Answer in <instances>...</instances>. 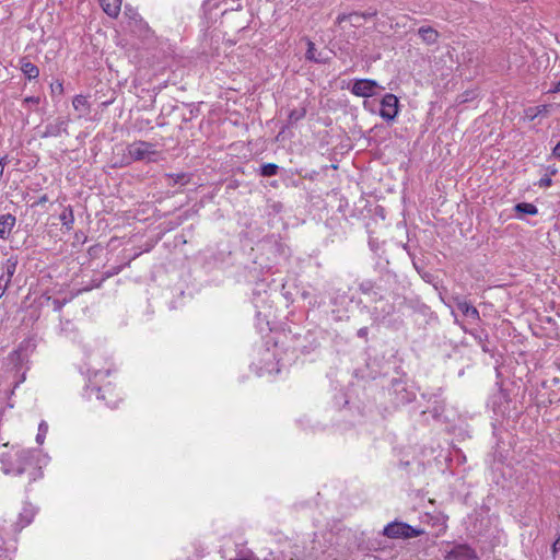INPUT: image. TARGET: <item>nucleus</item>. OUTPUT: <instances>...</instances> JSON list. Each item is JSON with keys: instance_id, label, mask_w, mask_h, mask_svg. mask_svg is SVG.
Returning <instances> with one entry per match:
<instances>
[{"instance_id": "nucleus-1", "label": "nucleus", "mask_w": 560, "mask_h": 560, "mask_svg": "<svg viewBox=\"0 0 560 560\" xmlns=\"http://www.w3.org/2000/svg\"><path fill=\"white\" fill-rule=\"evenodd\" d=\"M1 470L5 475H26L28 485L43 477L42 467L35 454L30 450L14 448L0 454Z\"/></svg>"}, {"instance_id": "nucleus-2", "label": "nucleus", "mask_w": 560, "mask_h": 560, "mask_svg": "<svg viewBox=\"0 0 560 560\" xmlns=\"http://www.w3.org/2000/svg\"><path fill=\"white\" fill-rule=\"evenodd\" d=\"M423 534H425L424 528L397 520L388 523L382 530V535L389 539H410Z\"/></svg>"}, {"instance_id": "nucleus-3", "label": "nucleus", "mask_w": 560, "mask_h": 560, "mask_svg": "<svg viewBox=\"0 0 560 560\" xmlns=\"http://www.w3.org/2000/svg\"><path fill=\"white\" fill-rule=\"evenodd\" d=\"M126 151L127 159L130 161L152 162L154 161L152 156L156 154L154 144L142 140L133 141L132 143L128 144Z\"/></svg>"}, {"instance_id": "nucleus-4", "label": "nucleus", "mask_w": 560, "mask_h": 560, "mask_svg": "<svg viewBox=\"0 0 560 560\" xmlns=\"http://www.w3.org/2000/svg\"><path fill=\"white\" fill-rule=\"evenodd\" d=\"M35 514L36 509L32 504L25 503L19 513L18 521L10 528L5 526L7 534L4 535L10 537L12 541H16V535L33 522Z\"/></svg>"}, {"instance_id": "nucleus-5", "label": "nucleus", "mask_w": 560, "mask_h": 560, "mask_svg": "<svg viewBox=\"0 0 560 560\" xmlns=\"http://www.w3.org/2000/svg\"><path fill=\"white\" fill-rule=\"evenodd\" d=\"M383 283V277L377 280L365 279L359 283V291L369 296L371 302L377 303L385 299V293L387 291Z\"/></svg>"}, {"instance_id": "nucleus-6", "label": "nucleus", "mask_w": 560, "mask_h": 560, "mask_svg": "<svg viewBox=\"0 0 560 560\" xmlns=\"http://www.w3.org/2000/svg\"><path fill=\"white\" fill-rule=\"evenodd\" d=\"M84 395L89 399L95 395L96 399L105 401V405L110 408H115L117 406L118 400L116 395H114L109 383L102 387L96 385H88L84 389Z\"/></svg>"}, {"instance_id": "nucleus-7", "label": "nucleus", "mask_w": 560, "mask_h": 560, "mask_svg": "<svg viewBox=\"0 0 560 560\" xmlns=\"http://www.w3.org/2000/svg\"><path fill=\"white\" fill-rule=\"evenodd\" d=\"M398 97L392 93H387L381 101L380 116L386 120L392 121L398 115Z\"/></svg>"}, {"instance_id": "nucleus-8", "label": "nucleus", "mask_w": 560, "mask_h": 560, "mask_svg": "<svg viewBox=\"0 0 560 560\" xmlns=\"http://www.w3.org/2000/svg\"><path fill=\"white\" fill-rule=\"evenodd\" d=\"M16 267H18V258L16 257H13L11 256L10 258H8L5 260V262L3 264V270H2V273L0 275V298H2L7 291V289L9 288L11 281H12V278L16 271Z\"/></svg>"}, {"instance_id": "nucleus-9", "label": "nucleus", "mask_w": 560, "mask_h": 560, "mask_svg": "<svg viewBox=\"0 0 560 560\" xmlns=\"http://www.w3.org/2000/svg\"><path fill=\"white\" fill-rule=\"evenodd\" d=\"M381 88L375 80L357 79L351 88V93L360 97H370L375 94V90Z\"/></svg>"}, {"instance_id": "nucleus-10", "label": "nucleus", "mask_w": 560, "mask_h": 560, "mask_svg": "<svg viewBox=\"0 0 560 560\" xmlns=\"http://www.w3.org/2000/svg\"><path fill=\"white\" fill-rule=\"evenodd\" d=\"M445 560H478V556L469 545L456 544L445 555Z\"/></svg>"}, {"instance_id": "nucleus-11", "label": "nucleus", "mask_w": 560, "mask_h": 560, "mask_svg": "<svg viewBox=\"0 0 560 560\" xmlns=\"http://www.w3.org/2000/svg\"><path fill=\"white\" fill-rule=\"evenodd\" d=\"M61 133L68 135V121L58 118L55 122L47 124L42 133V138L59 137Z\"/></svg>"}, {"instance_id": "nucleus-12", "label": "nucleus", "mask_w": 560, "mask_h": 560, "mask_svg": "<svg viewBox=\"0 0 560 560\" xmlns=\"http://www.w3.org/2000/svg\"><path fill=\"white\" fill-rule=\"evenodd\" d=\"M374 15H376V12H369V13H360V12H352L349 14H340L337 18V22L341 23L345 21H349L352 26L359 27L362 25V21L365 19H371Z\"/></svg>"}, {"instance_id": "nucleus-13", "label": "nucleus", "mask_w": 560, "mask_h": 560, "mask_svg": "<svg viewBox=\"0 0 560 560\" xmlns=\"http://www.w3.org/2000/svg\"><path fill=\"white\" fill-rule=\"evenodd\" d=\"M16 218L11 213L0 214V238L8 240L13 228L15 226Z\"/></svg>"}, {"instance_id": "nucleus-14", "label": "nucleus", "mask_w": 560, "mask_h": 560, "mask_svg": "<svg viewBox=\"0 0 560 560\" xmlns=\"http://www.w3.org/2000/svg\"><path fill=\"white\" fill-rule=\"evenodd\" d=\"M7 528L5 525L0 526V560H12L9 556V551L11 549H15V541H12L10 537L5 536Z\"/></svg>"}, {"instance_id": "nucleus-15", "label": "nucleus", "mask_w": 560, "mask_h": 560, "mask_svg": "<svg viewBox=\"0 0 560 560\" xmlns=\"http://www.w3.org/2000/svg\"><path fill=\"white\" fill-rule=\"evenodd\" d=\"M454 301L456 303L457 308L465 316H468V317H470L472 319H479L480 318L479 311L474 305H471L469 302H467L466 300L460 299L458 296L455 298Z\"/></svg>"}, {"instance_id": "nucleus-16", "label": "nucleus", "mask_w": 560, "mask_h": 560, "mask_svg": "<svg viewBox=\"0 0 560 560\" xmlns=\"http://www.w3.org/2000/svg\"><path fill=\"white\" fill-rule=\"evenodd\" d=\"M418 35L422 39V42L427 45H434L438 43L440 34L439 32L431 26H421L418 30Z\"/></svg>"}, {"instance_id": "nucleus-17", "label": "nucleus", "mask_w": 560, "mask_h": 560, "mask_svg": "<svg viewBox=\"0 0 560 560\" xmlns=\"http://www.w3.org/2000/svg\"><path fill=\"white\" fill-rule=\"evenodd\" d=\"M103 11L110 18H117L122 0H98Z\"/></svg>"}, {"instance_id": "nucleus-18", "label": "nucleus", "mask_w": 560, "mask_h": 560, "mask_svg": "<svg viewBox=\"0 0 560 560\" xmlns=\"http://www.w3.org/2000/svg\"><path fill=\"white\" fill-rule=\"evenodd\" d=\"M20 69L28 80H35L39 75L38 67L28 61L26 58H22L20 60Z\"/></svg>"}, {"instance_id": "nucleus-19", "label": "nucleus", "mask_w": 560, "mask_h": 560, "mask_svg": "<svg viewBox=\"0 0 560 560\" xmlns=\"http://www.w3.org/2000/svg\"><path fill=\"white\" fill-rule=\"evenodd\" d=\"M59 220L66 231H71L74 224V214L71 206H67L63 208L62 212L59 215Z\"/></svg>"}, {"instance_id": "nucleus-20", "label": "nucleus", "mask_w": 560, "mask_h": 560, "mask_svg": "<svg viewBox=\"0 0 560 560\" xmlns=\"http://www.w3.org/2000/svg\"><path fill=\"white\" fill-rule=\"evenodd\" d=\"M72 105L73 108L80 113V117L90 113V103L84 95H75Z\"/></svg>"}, {"instance_id": "nucleus-21", "label": "nucleus", "mask_w": 560, "mask_h": 560, "mask_svg": "<svg viewBox=\"0 0 560 560\" xmlns=\"http://www.w3.org/2000/svg\"><path fill=\"white\" fill-rule=\"evenodd\" d=\"M168 178L170 185H176L179 184L182 186L188 184L190 182L191 175L188 173H176V174H166L165 175Z\"/></svg>"}, {"instance_id": "nucleus-22", "label": "nucleus", "mask_w": 560, "mask_h": 560, "mask_svg": "<svg viewBox=\"0 0 560 560\" xmlns=\"http://www.w3.org/2000/svg\"><path fill=\"white\" fill-rule=\"evenodd\" d=\"M514 210L517 213L535 215L538 213V209L534 203L518 202L515 205Z\"/></svg>"}, {"instance_id": "nucleus-23", "label": "nucleus", "mask_w": 560, "mask_h": 560, "mask_svg": "<svg viewBox=\"0 0 560 560\" xmlns=\"http://www.w3.org/2000/svg\"><path fill=\"white\" fill-rule=\"evenodd\" d=\"M306 116V108L300 107L290 110L288 115V125L292 126L298 121L302 120Z\"/></svg>"}, {"instance_id": "nucleus-24", "label": "nucleus", "mask_w": 560, "mask_h": 560, "mask_svg": "<svg viewBox=\"0 0 560 560\" xmlns=\"http://www.w3.org/2000/svg\"><path fill=\"white\" fill-rule=\"evenodd\" d=\"M470 335L477 340L478 345L481 347L482 351L486 353L490 352V349L488 347V334L485 331L481 332H474L470 331Z\"/></svg>"}, {"instance_id": "nucleus-25", "label": "nucleus", "mask_w": 560, "mask_h": 560, "mask_svg": "<svg viewBox=\"0 0 560 560\" xmlns=\"http://www.w3.org/2000/svg\"><path fill=\"white\" fill-rule=\"evenodd\" d=\"M279 172V166L275 163H266L260 166L259 174L264 177L276 176Z\"/></svg>"}, {"instance_id": "nucleus-26", "label": "nucleus", "mask_w": 560, "mask_h": 560, "mask_svg": "<svg viewBox=\"0 0 560 560\" xmlns=\"http://www.w3.org/2000/svg\"><path fill=\"white\" fill-rule=\"evenodd\" d=\"M315 52H316L315 44L310 40L307 43V50L305 54L306 59L311 60V61H315V62H323L324 59L320 58V54L318 56H316Z\"/></svg>"}, {"instance_id": "nucleus-27", "label": "nucleus", "mask_w": 560, "mask_h": 560, "mask_svg": "<svg viewBox=\"0 0 560 560\" xmlns=\"http://www.w3.org/2000/svg\"><path fill=\"white\" fill-rule=\"evenodd\" d=\"M47 301H51L52 308L55 312H60L62 310V307L69 302V300H67V299L59 300V299H52L50 296H47Z\"/></svg>"}, {"instance_id": "nucleus-28", "label": "nucleus", "mask_w": 560, "mask_h": 560, "mask_svg": "<svg viewBox=\"0 0 560 560\" xmlns=\"http://www.w3.org/2000/svg\"><path fill=\"white\" fill-rule=\"evenodd\" d=\"M48 425L43 421L38 427V433L36 436L37 443L42 444L47 433Z\"/></svg>"}, {"instance_id": "nucleus-29", "label": "nucleus", "mask_w": 560, "mask_h": 560, "mask_svg": "<svg viewBox=\"0 0 560 560\" xmlns=\"http://www.w3.org/2000/svg\"><path fill=\"white\" fill-rule=\"evenodd\" d=\"M121 270H122V266L113 267L104 273V279H107L115 275H118Z\"/></svg>"}, {"instance_id": "nucleus-30", "label": "nucleus", "mask_w": 560, "mask_h": 560, "mask_svg": "<svg viewBox=\"0 0 560 560\" xmlns=\"http://www.w3.org/2000/svg\"><path fill=\"white\" fill-rule=\"evenodd\" d=\"M50 89H51V92L55 94V93H58V94H62L63 93V85L61 82L57 81L56 83H52L50 85Z\"/></svg>"}, {"instance_id": "nucleus-31", "label": "nucleus", "mask_w": 560, "mask_h": 560, "mask_svg": "<svg viewBox=\"0 0 560 560\" xmlns=\"http://www.w3.org/2000/svg\"><path fill=\"white\" fill-rule=\"evenodd\" d=\"M39 102H40V98L38 96H27L23 100V104H25V105H28V104L38 105Z\"/></svg>"}, {"instance_id": "nucleus-32", "label": "nucleus", "mask_w": 560, "mask_h": 560, "mask_svg": "<svg viewBox=\"0 0 560 560\" xmlns=\"http://www.w3.org/2000/svg\"><path fill=\"white\" fill-rule=\"evenodd\" d=\"M275 560H298V558L292 552L290 555H285L284 552H281L278 557L275 558Z\"/></svg>"}, {"instance_id": "nucleus-33", "label": "nucleus", "mask_w": 560, "mask_h": 560, "mask_svg": "<svg viewBox=\"0 0 560 560\" xmlns=\"http://www.w3.org/2000/svg\"><path fill=\"white\" fill-rule=\"evenodd\" d=\"M368 334H369V328L368 327H362L360 328L358 331H357V336L361 339H366L368 337Z\"/></svg>"}, {"instance_id": "nucleus-34", "label": "nucleus", "mask_w": 560, "mask_h": 560, "mask_svg": "<svg viewBox=\"0 0 560 560\" xmlns=\"http://www.w3.org/2000/svg\"><path fill=\"white\" fill-rule=\"evenodd\" d=\"M560 550V534L558 535V538L551 546V551L553 555H556Z\"/></svg>"}, {"instance_id": "nucleus-35", "label": "nucleus", "mask_w": 560, "mask_h": 560, "mask_svg": "<svg viewBox=\"0 0 560 560\" xmlns=\"http://www.w3.org/2000/svg\"><path fill=\"white\" fill-rule=\"evenodd\" d=\"M552 155L560 160V141L552 149Z\"/></svg>"}, {"instance_id": "nucleus-36", "label": "nucleus", "mask_w": 560, "mask_h": 560, "mask_svg": "<svg viewBox=\"0 0 560 560\" xmlns=\"http://www.w3.org/2000/svg\"><path fill=\"white\" fill-rule=\"evenodd\" d=\"M539 185L540 187H547V186H550L551 185V178L549 177H544L539 180Z\"/></svg>"}, {"instance_id": "nucleus-37", "label": "nucleus", "mask_w": 560, "mask_h": 560, "mask_svg": "<svg viewBox=\"0 0 560 560\" xmlns=\"http://www.w3.org/2000/svg\"><path fill=\"white\" fill-rule=\"evenodd\" d=\"M550 93H558L560 92V80L553 84V88L550 89Z\"/></svg>"}, {"instance_id": "nucleus-38", "label": "nucleus", "mask_w": 560, "mask_h": 560, "mask_svg": "<svg viewBox=\"0 0 560 560\" xmlns=\"http://www.w3.org/2000/svg\"><path fill=\"white\" fill-rule=\"evenodd\" d=\"M48 201V196L47 195H43L38 198V201H37V205H42V203H45Z\"/></svg>"}, {"instance_id": "nucleus-39", "label": "nucleus", "mask_w": 560, "mask_h": 560, "mask_svg": "<svg viewBox=\"0 0 560 560\" xmlns=\"http://www.w3.org/2000/svg\"><path fill=\"white\" fill-rule=\"evenodd\" d=\"M8 163V155H3L2 158H0V167L1 166H5Z\"/></svg>"}, {"instance_id": "nucleus-40", "label": "nucleus", "mask_w": 560, "mask_h": 560, "mask_svg": "<svg viewBox=\"0 0 560 560\" xmlns=\"http://www.w3.org/2000/svg\"><path fill=\"white\" fill-rule=\"evenodd\" d=\"M422 278H423L427 282H431L432 275L427 272V273H424V275L422 276Z\"/></svg>"}, {"instance_id": "nucleus-41", "label": "nucleus", "mask_w": 560, "mask_h": 560, "mask_svg": "<svg viewBox=\"0 0 560 560\" xmlns=\"http://www.w3.org/2000/svg\"><path fill=\"white\" fill-rule=\"evenodd\" d=\"M392 310H393V306L390 305V306H389V308H388L387 311L383 310V313H385V314H387V315H388V314L392 312Z\"/></svg>"}, {"instance_id": "nucleus-42", "label": "nucleus", "mask_w": 560, "mask_h": 560, "mask_svg": "<svg viewBox=\"0 0 560 560\" xmlns=\"http://www.w3.org/2000/svg\"><path fill=\"white\" fill-rule=\"evenodd\" d=\"M446 529V525L445 523H442V530H445Z\"/></svg>"}]
</instances>
